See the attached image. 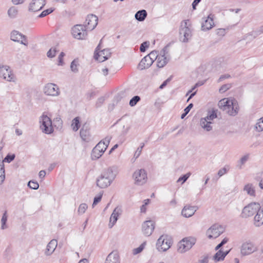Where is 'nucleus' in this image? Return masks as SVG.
Returning <instances> with one entry per match:
<instances>
[{
	"mask_svg": "<svg viewBox=\"0 0 263 263\" xmlns=\"http://www.w3.org/2000/svg\"><path fill=\"white\" fill-rule=\"evenodd\" d=\"M155 227V223L152 220H146L142 225V232L145 236H149L153 233Z\"/></svg>",
	"mask_w": 263,
	"mask_h": 263,
	"instance_id": "obj_16",
	"label": "nucleus"
},
{
	"mask_svg": "<svg viewBox=\"0 0 263 263\" xmlns=\"http://www.w3.org/2000/svg\"><path fill=\"white\" fill-rule=\"evenodd\" d=\"M197 209L198 208L196 206L186 205L183 208L181 214L185 217H190L194 214Z\"/></svg>",
	"mask_w": 263,
	"mask_h": 263,
	"instance_id": "obj_23",
	"label": "nucleus"
},
{
	"mask_svg": "<svg viewBox=\"0 0 263 263\" xmlns=\"http://www.w3.org/2000/svg\"><path fill=\"white\" fill-rule=\"evenodd\" d=\"M255 128L259 132L263 131V117L258 120Z\"/></svg>",
	"mask_w": 263,
	"mask_h": 263,
	"instance_id": "obj_42",
	"label": "nucleus"
},
{
	"mask_svg": "<svg viewBox=\"0 0 263 263\" xmlns=\"http://www.w3.org/2000/svg\"><path fill=\"white\" fill-rule=\"evenodd\" d=\"M87 29L82 25H76L74 26L71 30L73 36L79 40H83L87 35Z\"/></svg>",
	"mask_w": 263,
	"mask_h": 263,
	"instance_id": "obj_14",
	"label": "nucleus"
},
{
	"mask_svg": "<svg viewBox=\"0 0 263 263\" xmlns=\"http://www.w3.org/2000/svg\"><path fill=\"white\" fill-rule=\"evenodd\" d=\"M147 12L145 10H139L136 12L135 17L138 21H143L147 16Z\"/></svg>",
	"mask_w": 263,
	"mask_h": 263,
	"instance_id": "obj_31",
	"label": "nucleus"
},
{
	"mask_svg": "<svg viewBox=\"0 0 263 263\" xmlns=\"http://www.w3.org/2000/svg\"><path fill=\"white\" fill-rule=\"evenodd\" d=\"M214 15L210 14L207 17L202 18L201 29L206 31L211 29L214 26Z\"/></svg>",
	"mask_w": 263,
	"mask_h": 263,
	"instance_id": "obj_18",
	"label": "nucleus"
},
{
	"mask_svg": "<svg viewBox=\"0 0 263 263\" xmlns=\"http://www.w3.org/2000/svg\"><path fill=\"white\" fill-rule=\"evenodd\" d=\"M80 136L82 139L86 142L91 141V136L88 129L86 126H83L80 130Z\"/></svg>",
	"mask_w": 263,
	"mask_h": 263,
	"instance_id": "obj_28",
	"label": "nucleus"
},
{
	"mask_svg": "<svg viewBox=\"0 0 263 263\" xmlns=\"http://www.w3.org/2000/svg\"><path fill=\"white\" fill-rule=\"evenodd\" d=\"M118 174V168L116 166H111L102 172L97 180V185L101 189L109 186Z\"/></svg>",
	"mask_w": 263,
	"mask_h": 263,
	"instance_id": "obj_1",
	"label": "nucleus"
},
{
	"mask_svg": "<svg viewBox=\"0 0 263 263\" xmlns=\"http://www.w3.org/2000/svg\"><path fill=\"white\" fill-rule=\"evenodd\" d=\"M217 35L220 36H223L225 35L226 32V29L224 28H219L216 30Z\"/></svg>",
	"mask_w": 263,
	"mask_h": 263,
	"instance_id": "obj_54",
	"label": "nucleus"
},
{
	"mask_svg": "<svg viewBox=\"0 0 263 263\" xmlns=\"http://www.w3.org/2000/svg\"><path fill=\"white\" fill-rule=\"evenodd\" d=\"M140 100V98L139 96H134L132 99H130L129 104L132 107L134 106Z\"/></svg>",
	"mask_w": 263,
	"mask_h": 263,
	"instance_id": "obj_45",
	"label": "nucleus"
},
{
	"mask_svg": "<svg viewBox=\"0 0 263 263\" xmlns=\"http://www.w3.org/2000/svg\"><path fill=\"white\" fill-rule=\"evenodd\" d=\"M217 118V114L215 110L213 109L211 111H209L208 115L205 117L202 118L201 119H205L208 121H213L214 119Z\"/></svg>",
	"mask_w": 263,
	"mask_h": 263,
	"instance_id": "obj_34",
	"label": "nucleus"
},
{
	"mask_svg": "<svg viewBox=\"0 0 263 263\" xmlns=\"http://www.w3.org/2000/svg\"><path fill=\"white\" fill-rule=\"evenodd\" d=\"M58 242L55 239L51 240L47 245L45 251V254L47 256L51 255L56 249Z\"/></svg>",
	"mask_w": 263,
	"mask_h": 263,
	"instance_id": "obj_26",
	"label": "nucleus"
},
{
	"mask_svg": "<svg viewBox=\"0 0 263 263\" xmlns=\"http://www.w3.org/2000/svg\"><path fill=\"white\" fill-rule=\"evenodd\" d=\"M254 225L259 227L263 224V206H260L254 218Z\"/></svg>",
	"mask_w": 263,
	"mask_h": 263,
	"instance_id": "obj_25",
	"label": "nucleus"
},
{
	"mask_svg": "<svg viewBox=\"0 0 263 263\" xmlns=\"http://www.w3.org/2000/svg\"><path fill=\"white\" fill-rule=\"evenodd\" d=\"M193 104L192 103H190L184 109V111L185 112L189 113L191 108L193 107Z\"/></svg>",
	"mask_w": 263,
	"mask_h": 263,
	"instance_id": "obj_63",
	"label": "nucleus"
},
{
	"mask_svg": "<svg viewBox=\"0 0 263 263\" xmlns=\"http://www.w3.org/2000/svg\"><path fill=\"white\" fill-rule=\"evenodd\" d=\"M152 64V61L150 60L149 58H146V57H144L139 63L138 65V68L140 70L147 69Z\"/></svg>",
	"mask_w": 263,
	"mask_h": 263,
	"instance_id": "obj_27",
	"label": "nucleus"
},
{
	"mask_svg": "<svg viewBox=\"0 0 263 263\" xmlns=\"http://www.w3.org/2000/svg\"><path fill=\"white\" fill-rule=\"evenodd\" d=\"M5 179V168L3 162L0 163V185L4 181Z\"/></svg>",
	"mask_w": 263,
	"mask_h": 263,
	"instance_id": "obj_36",
	"label": "nucleus"
},
{
	"mask_svg": "<svg viewBox=\"0 0 263 263\" xmlns=\"http://www.w3.org/2000/svg\"><path fill=\"white\" fill-rule=\"evenodd\" d=\"M105 263H120V257L117 251H113L106 257Z\"/></svg>",
	"mask_w": 263,
	"mask_h": 263,
	"instance_id": "obj_24",
	"label": "nucleus"
},
{
	"mask_svg": "<svg viewBox=\"0 0 263 263\" xmlns=\"http://www.w3.org/2000/svg\"><path fill=\"white\" fill-rule=\"evenodd\" d=\"M78 66L79 63L77 60H74L71 63L70 65V68L71 71L74 72H77L78 71Z\"/></svg>",
	"mask_w": 263,
	"mask_h": 263,
	"instance_id": "obj_41",
	"label": "nucleus"
},
{
	"mask_svg": "<svg viewBox=\"0 0 263 263\" xmlns=\"http://www.w3.org/2000/svg\"><path fill=\"white\" fill-rule=\"evenodd\" d=\"M231 87V83H227L224 85H223L220 88H219V92L220 93H223L225 91H226L227 90L229 89Z\"/></svg>",
	"mask_w": 263,
	"mask_h": 263,
	"instance_id": "obj_48",
	"label": "nucleus"
},
{
	"mask_svg": "<svg viewBox=\"0 0 263 263\" xmlns=\"http://www.w3.org/2000/svg\"><path fill=\"white\" fill-rule=\"evenodd\" d=\"M210 69H211V66L209 65H208L207 66H205V65L202 66L198 68V72H200V73L202 72L203 75L204 74L206 75L208 74V73L210 71Z\"/></svg>",
	"mask_w": 263,
	"mask_h": 263,
	"instance_id": "obj_37",
	"label": "nucleus"
},
{
	"mask_svg": "<svg viewBox=\"0 0 263 263\" xmlns=\"http://www.w3.org/2000/svg\"><path fill=\"white\" fill-rule=\"evenodd\" d=\"M228 171V169L226 167H223L218 171V175L219 177L222 176L224 174H226Z\"/></svg>",
	"mask_w": 263,
	"mask_h": 263,
	"instance_id": "obj_59",
	"label": "nucleus"
},
{
	"mask_svg": "<svg viewBox=\"0 0 263 263\" xmlns=\"http://www.w3.org/2000/svg\"><path fill=\"white\" fill-rule=\"evenodd\" d=\"M170 56L167 46H165L160 52L157 59V66L159 68L163 67L169 61Z\"/></svg>",
	"mask_w": 263,
	"mask_h": 263,
	"instance_id": "obj_12",
	"label": "nucleus"
},
{
	"mask_svg": "<svg viewBox=\"0 0 263 263\" xmlns=\"http://www.w3.org/2000/svg\"><path fill=\"white\" fill-rule=\"evenodd\" d=\"M40 128L46 134H50L53 132L52 121L47 115H42L40 119Z\"/></svg>",
	"mask_w": 263,
	"mask_h": 263,
	"instance_id": "obj_8",
	"label": "nucleus"
},
{
	"mask_svg": "<svg viewBox=\"0 0 263 263\" xmlns=\"http://www.w3.org/2000/svg\"><path fill=\"white\" fill-rule=\"evenodd\" d=\"M203 83H196V85L191 89H190V90H189L186 93V96H187L188 95H189L190 93H191L192 92V91L195 89L198 86H201L203 84Z\"/></svg>",
	"mask_w": 263,
	"mask_h": 263,
	"instance_id": "obj_61",
	"label": "nucleus"
},
{
	"mask_svg": "<svg viewBox=\"0 0 263 263\" xmlns=\"http://www.w3.org/2000/svg\"><path fill=\"white\" fill-rule=\"evenodd\" d=\"M10 37L11 40L14 42H20L21 44L26 46L28 44L25 36L17 31H12L11 33Z\"/></svg>",
	"mask_w": 263,
	"mask_h": 263,
	"instance_id": "obj_20",
	"label": "nucleus"
},
{
	"mask_svg": "<svg viewBox=\"0 0 263 263\" xmlns=\"http://www.w3.org/2000/svg\"><path fill=\"white\" fill-rule=\"evenodd\" d=\"M121 213L122 209L121 208L117 206L114 209L109 219V222L108 223V227L109 228H112L115 224L118 219V217Z\"/></svg>",
	"mask_w": 263,
	"mask_h": 263,
	"instance_id": "obj_22",
	"label": "nucleus"
},
{
	"mask_svg": "<svg viewBox=\"0 0 263 263\" xmlns=\"http://www.w3.org/2000/svg\"><path fill=\"white\" fill-rule=\"evenodd\" d=\"M145 244V243L144 242V243L141 244L138 248L134 249L133 250V253L134 255H136V254L140 253L143 250L144 246Z\"/></svg>",
	"mask_w": 263,
	"mask_h": 263,
	"instance_id": "obj_50",
	"label": "nucleus"
},
{
	"mask_svg": "<svg viewBox=\"0 0 263 263\" xmlns=\"http://www.w3.org/2000/svg\"><path fill=\"white\" fill-rule=\"evenodd\" d=\"M144 146V144L143 143H141V146L138 148L137 150L135 152L134 154V157H136V158H137L139 157V156L140 155L141 153V151L142 150L143 147Z\"/></svg>",
	"mask_w": 263,
	"mask_h": 263,
	"instance_id": "obj_55",
	"label": "nucleus"
},
{
	"mask_svg": "<svg viewBox=\"0 0 263 263\" xmlns=\"http://www.w3.org/2000/svg\"><path fill=\"white\" fill-rule=\"evenodd\" d=\"M209 261V256L206 255L204 256L202 259L200 260V263H208Z\"/></svg>",
	"mask_w": 263,
	"mask_h": 263,
	"instance_id": "obj_60",
	"label": "nucleus"
},
{
	"mask_svg": "<svg viewBox=\"0 0 263 263\" xmlns=\"http://www.w3.org/2000/svg\"><path fill=\"white\" fill-rule=\"evenodd\" d=\"M191 175V173L190 172H189L186 173V174L182 176H181L178 178L177 182H181V184H183L187 180V179L190 177Z\"/></svg>",
	"mask_w": 263,
	"mask_h": 263,
	"instance_id": "obj_44",
	"label": "nucleus"
},
{
	"mask_svg": "<svg viewBox=\"0 0 263 263\" xmlns=\"http://www.w3.org/2000/svg\"><path fill=\"white\" fill-rule=\"evenodd\" d=\"M218 105L221 109L229 115L235 116L238 113V104L235 99H222L219 101Z\"/></svg>",
	"mask_w": 263,
	"mask_h": 263,
	"instance_id": "obj_2",
	"label": "nucleus"
},
{
	"mask_svg": "<svg viewBox=\"0 0 263 263\" xmlns=\"http://www.w3.org/2000/svg\"><path fill=\"white\" fill-rule=\"evenodd\" d=\"M111 137L107 136L103 140L99 142L93 148L91 153L92 159H98L102 156L110 141Z\"/></svg>",
	"mask_w": 263,
	"mask_h": 263,
	"instance_id": "obj_3",
	"label": "nucleus"
},
{
	"mask_svg": "<svg viewBox=\"0 0 263 263\" xmlns=\"http://www.w3.org/2000/svg\"><path fill=\"white\" fill-rule=\"evenodd\" d=\"M224 258L225 257L223 255V251L221 250H218L213 257V260L215 262L222 261Z\"/></svg>",
	"mask_w": 263,
	"mask_h": 263,
	"instance_id": "obj_32",
	"label": "nucleus"
},
{
	"mask_svg": "<svg viewBox=\"0 0 263 263\" xmlns=\"http://www.w3.org/2000/svg\"><path fill=\"white\" fill-rule=\"evenodd\" d=\"M105 98L104 97L99 98L96 102V107H100L104 102Z\"/></svg>",
	"mask_w": 263,
	"mask_h": 263,
	"instance_id": "obj_56",
	"label": "nucleus"
},
{
	"mask_svg": "<svg viewBox=\"0 0 263 263\" xmlns=\"http://www.w3.org/2000/svg\"><path fill=\"white\" fill-rule=\"evenodd\" d=\"M28 186L31 189L37 190L39 187V184L37 182L32 181H29Z\"/></svg>",
	"mask_w": 263,
	"mask_h": 263,
	"instance_id": "obj_47",
	"label": "nucleus"
},
{
	"mask_svg": "<svg viewBox=\"0 0 263 263\" xmlns=\"http://www.w3.org/2000/svg\"><path fill=\"white\" fill-rule=\"evenodd\" d=\"M98 17L93 14L88 15L85 22L84 27L87 30L94 29L98 24Z\"/></svg>",
	"mask_w": 263,
	"mask_h": 263,
	"instance_id": "obj_17",
	"label": "nucleus"
},
{
	"mask_svg": "<svg viewBox=\"0 0 263 263\" xmlns=\"http://www.w3.org/2000/svg\"><path fill=\"white\" fill-rule=\"evenodd\" d=\"M231 78H232V77L230 74L226 73V74H222L219 77V81L220 82L224 81H230Z\"/></svg>",
	"mask_w": 263,
	"mask_h": 263,
	"instance_id": "obj_49",
	"label": "nucleus"
},
{
	"mask_svg": "<svg viewBox=\"0 0 263 263\" xmlns=\"http://www.w3.org/2000/svg\"><path fill=\"white\" fill-rule=\"evenodd\" d=\"M133 178L136 184L139 185H143L147 181L146 172L144 169H138L134 173Z\"/></svg>",
	"mask_w": 263,
	"mask_h": 263,
	"instance_id": "obj_13",
	"label": "nucleus"
},
{
	"mask_svg": "<svg viewBox=\"0 0 263 263\" xmlns=\"http://www.w3.org/2000/svg\"><path fill=\"white\" fill-rule=\"evenodd\" d=\"M263 33V25L260 27V28L254 32L255 36H257Z\"/></svg>",
	"mask_w": 263,
	"mask_h": 263,
	"instance_id": "obj_62",
	"label": "nucleus"
},
{
	"mask_svg": "<svg viewBox=\"0 0 263 263\" xmlns=\"http://www.w3.org/2000/svg\"><path fill=\"white\" fill-rule=\"evenodd\" d=\"M87 208H88V206L86 203H81L78 208V214L79 215L83 214L85 212V211L87 209Z\"/></svg>",
	"mask_w": 263,
	"mask_h": 263,
	"instance_id": "obj_40",
	"label": "nucleus"
},
{
	"mask_svg": "<svg viewBox=\"0 0 263 263\" xmlns=\"http://www.w3.org/2000/svg\"><path fill=\"white\" fill-rule=\"evenodd\" d=\"M53 11V10L51 8L48 9L47 10H45L43 11L39 15V17H43L47 15L48 14L51 13Z\"/></svg>",
	"mask_w": 263,
	"mask_h": 263,
	"instance_id": "obj_53",
	"label": "nucleus"
},
{
	"mask_svg": "<svg viewBox=\"0 0 263 263\" xmlns=\"http://www.w3.org/2000/svg\"><path fill=\"white\" fill-rule=\"evenodd\" d=\"M225 231L224 228L221 225L214 224L208 229L206 235L209 239L216 238Z\"/></svg>",
	"mask_w": 263,
	"mask_h": 263,
	"instance_id": "obj_10",
	"label": "nucleus"
},
{
	"mask_svg": "<svg viewBox=\"0 0 263 263\" xmlns=\"http://www.w3.org/2000/svg\"><path fill=\"white\" fill-rule=\"evenodd\" d=\"M260 205L259 203L253 202L245 206L242 211L241 216L243 218H248L254 215L259 210Z\"/></svg>",
	"mask_w": 263,
	"mask_h": 263,
	"instance_id": "obj_6",
	"label": "nucleus"
},
{
	"mask_svg": "<svg viewBox=\"0 0 263 263\" xmlns=\"http://www.w3.org/2000/svg\"><path fill=\"white\" fill-rule=\"evenodd\" d=\"M101 48L100 44H99L96 49L94 57L98 61L102 62L110 57L111 52L108 49L100 50Z\"/></svg>",
	"mask_w": 263,
	"mask_h": 263,
	"instance_id": "obj_15",
	"label": "nucleus"
},
{
	"mask_svg": "<svg viewBox=\"0 0 263 263\" xmlns=\"http://www.w3.org/2000/svg\"><path fill=\"white\" fill-rule=\"evenodd\" d=\"M65 55V53L63 52H61L58 57V65L63 66L64 64V62L63 61V57Z\"/></svg>",
	"mask_w": 263,
	"mask_h": 263,
	"instance_id": "obj_52",
	"label": "nucleus"
},
{
	"mask_svg": "<svg viewBox=\"0 0 263 263\" xmlns=\"http://www.w3.org/2000/svg\"><path fill=\"white\" fill-rule=\"evenodd\" d=\"M243 190L248 195L251 197H254L256 196L255 187L252 183H249L246 184L244 186Z\"/></svg>",
	"mask_w": 263,
	"mask_h": 263,
	"instance_id": "obj_29",
	"label": "nucleus"
},
{
	"mask_svg": "<svg viewBox=\"0 0 263 263\" xmlns=\"http://www.w3.org/2000/svg\"><path fill=\"white\" fill-rule=\"evenodd\" d=\"M249 159V155H246L242 157L238 162V167L241 169L242 166L248 161Z\"/></svg>",
	"mask_w": 263,
	"mask_h": 263,
	"instance_id": "obj_43",
	"label": "nucleus"
},
{
	"mask_svg": "<svg viewBox=\"0 0 263 263\" xmlns=\"http://www.w3.org/2000/svg\"><path fill=\"white\" fill-rule=\"evenodd\" d=\"M212 124V122L208 121L205 119H200L199 121V125L206 132H210L212 130L213 126Z\"/></svg>",
	"mask_w": 263,
	"mask_h": 263,
	"instance_id": "obj_30",
	"label": "nucleus"
},
{
	"mask_svg": "<svg viewBox=\"0 0 263 263\" xmlns=\"http://www.w3.org/2000/svg\"><path fill=\"white\" fill-rule=\"evenodd\" d=\"M71 127L74 131H77L80 127V121L78 117L73 119Z\"/></svg>",
	"mask_w": 263,
	"mask_h": 263,
	"instance_id": "obj_38",
	"label": "nucleus"
},
{
	"mask_svg": "<svg viewBox=\"0 0 263 263\" xmlns=\"http://www.w3.org/2000/svg\"><path fill=\"white\" fill-rule=\"evenodd\" d=\"M196 239L193 237H185L180 240L178 243V251L183 253L190 250L195 244Z\"/></svg>",
	"mask_w": 263,
	"mask_h": 263,
	"instance_id": "obj_4",
	"label": "nucleus"
},
{
	"mask_svg": "<svg viewBox=\"0 0 263 263\" xmlns=\"http://www.w3.org/2000/svg\"><path fill=\"white\" fill-rule=\"evenodd\" d=\"M45 4V0H32L30 3L29 10L33 12L39 11Z\"/></svg>",
	"mask_w": 263,
	"mask_h": 263,
	"instance_id": "obj_21",
	"label": "nucleus"
},
{
	"mask_svg": "<svg viewBox=\"0 0 263 263\" xmlns=\"http://www.w3.org/2000/svg\"><path fill=\"white\" fill-rule=\"evenodd\" d=\"M8 219V215L7 213V211H5L3 214L1 220V229L2 230H5L8 228V225L7 224V221Z\"/></svg>",
	"mask_w": 263,
	"mask_h": 263,
	"instance_id": "obj_33",
	"label": "nucleus"
},
{
	"mask_svg": "<svg viewBox=\"0 0 263 263\" xmlns=\"http://www.w3.org/2000/svg\"><path fill=\"white\" fill-rule=\"evenodd\" d=\"M44 92L48 96H57L59 93V87L55 83H47L43 89Z\"/></svg>",
	"mask_w": 263,
	"mask_h": 263,
	"instance_id": "obj_19",
	"label": "nucleus"
},
{
	"mask_svg": "<svg viewBox=\"0 0 263 263\" xmlns=\"http://www.w3.org/2000/svg\"><path fill=\"white\" fill-rule=\"evenodd\" d=\"M149 42H144L142 43L140 47V50L141 52H144L146 50V49L149 47Z\"/></svg>",
	"mask_w": 263,
	"mask_h": 263,
	"instance_id": "obj_51",
	"label": "nucleus"
},
{
	"mask_svg": "<svg viewBox=\"0 0 263 263\" xmlns=\"http://www.w3.org/2000/svg\"><path fill=\"white\" fill-rule=\"evenodd\" d=\"M57 51L55 47H52L47 52V55L50 58H53L55 57Z\"/></svg>",
	"mask_w": 263,
	"mask_h": 263,
	"instance_id": "obj_46",
	"label": "nucleus"
},
{
	"mask_svg": "<svg viewBox=\"0 0 263 263\" xmlns=\"http://www.w3.org/2000/svg\"><path fill=\"white\" fill-rule=\"evenodd\" d=\"M257 250V247L253 242L247 240L241 244L240 247V253L241 256H245L251 255L256 252Z\"/></svg>",
	"mask_w": 263,
	"mask_h": 263,
	"instance_id": "obj_7",
	"label": "nucleus"
},
{
	"mask_svg": "<svg viewBox=\"0 0 263 263\" xmlns=\"http://www.w3.org/2000/svg\"><path fill=\"white\" fill-rule=\"evenodd\" d=\"M172 243V239L170 236L162 235L157 240L156 248L159 251L165 252L171 248Z\"/></svg>",
	"mask_w": 263,
	"mask_h": 263,
	"instance_id": "obj_5",
	"label": "nucleus"
},
{
	"mask_svg": "<svg viewBox=\"0 0 263 263\" xmlns=\"http://www.w3.org/2000/svg\"><path fill=\"white\" fill-rule=\"evenodd\" d=\"M0 77L10 82L16 81L15 76L8 65H0Z\"/></svg>",
	"mask_w": 263,
	"mask_h": 263,
	"instance_id": "obj_9",
	"label": "nucleus"
},
{
	"mask_svg": "<svg viewBox=\"0 0 263 263\" xmlns=\"http://www.w3.org/2000/svg\"><path fill=\"white\" fill-rule=\"evenodd\" d=\"M8 15L11 18H15L18 13L17 9L14 7H10L7 12Z\"/></svg>",
	"mask_w": 263,
	"mask_h": 263,
	"instance_id": "obj_35",
	"label": "nucleus"
},
{
	"mask_svg": "<svg viewBox=\"0 0 263 263\" xmlns=\"http://www.w3.org/2000/svg\"><path fill=\"white\" fill-rule=\"evenodd\" d=\"M14 158H15L14 155H8L5 157L4 161L8 163H10V162H11L12 160H14Z\"/></svg>",
	"mask_w": 263,
	"mask_h": 263,
	"instance_id": "obj_58",
	"label": "nucleus"
},
{
	"mask_svg": "<svg viewBox=\"0 0 263 263\" xmlns=\"http://www.w3.org/2000/svg\"><path fill=\"white\" fill-rule=\"evenodd\" d=\"M46 175V172L44 170H42L39 172V177L41 179H43L45 177Z\"/></svg>",
	"mask_w": 263,
	"mask_h": 263,
	"instance_id": "obj_64",
	"label": "nucleus"
},
{
	"mask_svg": "<svg viewBox=\"0 0 263 263\" xmlns=\"http://www.w3.org/2000/svg\"><path fill=\"white\" fill-rule=\"evenodd\" d=\"M159 55V54L158 53V52L154 50L145 57L146 58H149V59L152 61V63H153L155 60L157 61Z\"/></svg>",
	"mask_w": 263,
	"mask_h": 263,
	"instance_id": "obj_39",
	"label": "nucleus"
},
{
	"mask_svg": "<svg viewBox=\"0 0 263 263\" xmlns=\"http://www.w3.org/2000/svg\"><path fill=\"white\" fill-rule=\"evenodd\" d=\"M102 195L101 194L99 196L95 197L92 203V207H94L98 203H99L102 198Z\"/></svg>",
	"mask_w": 263,
	"mask_h": 263,
	"instance_id": "obj_57",
	"label": "nucleus"
},
{
	"mask_svg": "<svg viewBox=\"0 0 263 263\" xmlns=\"http://www.w3.org/2000/svg\"><path fill=\"white\" fill-rule=\"evenodd\" d=\"M187 23V21H185L181 25L179 31L180 40L182 42H187L192 36V31Z\"/></svg>",
	"mask_w": 263,
	"mask_h": 263,
	"instance_id": "obj_11",
	"label": "nucleus"
}]
</instances>
